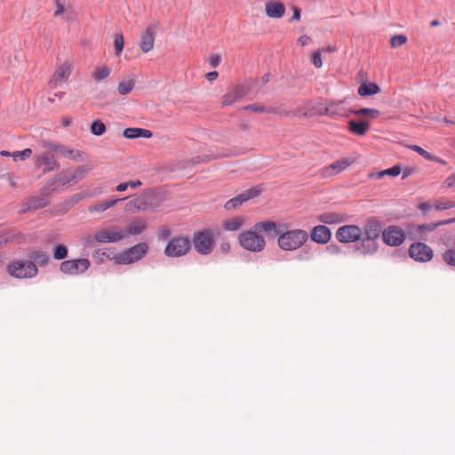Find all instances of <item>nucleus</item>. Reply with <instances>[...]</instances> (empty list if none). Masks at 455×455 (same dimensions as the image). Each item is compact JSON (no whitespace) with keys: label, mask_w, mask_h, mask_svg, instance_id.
Returning a JSON list of instances; mask_svg holds the SVG:
<instances>
[{"label":"nucleus","mask_w":455,"mask_h":455,"mask_svg":"<svg viewBox=\"0 0 455 455\" xmlns=\"http://www.w3.org/2000/svg\"><path fill=\"white\" fill-rule=\"evenodd\" d=\"M28 204L29 209L36 210L46 206L48 202L45 197H32L28 200Z\"/></svg>","instance_id":"37"},{"label":"nucleus","mask_w":455,"mask_h":455,"mask_svg":"<svg viewBox=\"0 0 455 455\" xmlns=\"http://www.w3.org/2000/svg\"><path fill=\"white\" fill-rule=\"evenodd\" d=\"M148 251L146 243H140L116 254V260L119 264H131L140 259Z\"/></svg>","instance_id":"6"},{"label":"nucleus","mask_w":455,"mask_h":455,"mask_svg":"<svg viewBox=\"0 0 455 455\" xmlns=\"http://www.w3.org/2000/svg\"><path fill=\"white\" fill-rule=\"evenodd\" d=\"M8 272L18 278L35 276L37 274V267L35 263L29 260H16L9 264Z\"/></svg>","instance_id":"7"},{"label":"nucleus","mask_w":455,"mask_h":455,"mask_svg":"<svg viewBox=\"0 0 455 455\" xmlns=\"http://www.w3.org/2000/svg\"><path fill=\"white\" fill-rule=\"evenodd\" d=\"M219 74L218 72L216 71H212V72H209L205 75V77L209 80V81H214L217 79Z\"/></svg>","instance_id":"57"},{"label":"nucleus","mask_w":455,"mask_h":455,"mask_svg":"<svg viewBox=\"0 0 455 455\" xmlns=\"http://www.w3.org/2000/svg\"><path fill=\"white\" fill-rule=\"evenodd\" d=\"M124 211L127 212H135L140 211L134 198L130 200L129 202H127V204H125V207H124Z\"/></svg>","instance_id":"49"},{"label":"nucleus","mask_w":455,"mask_h":455,"mask_svg":"<svg viewBox=\"0 0 455 455\" xmlns=\"http://www.w3.org/2000/svg\"><path fill=\"white\" fill-rule=\"evenodd\" d=\"M336 50L333 46H327L321 49H318V51H322V54L325 52H333Z\"/></svg>","instance_id":"60"},{"label":"nucleus","mask_w":455,"mask_h":455,"mask_svg":"<svg viewBox=\"0 0 455 455\" xmlns=\"http://www.w3.org/2000/svg\"><path fill=\"white\" fill-rule=\"evenodd\" d=\"M455 221V219H451V220H442V221H439L437 223H431V224H428V225H419L416 227V230L417 232L419 233H421L422 231H433L434 229H435L437 227L441 226V225H443V224H450V223H452Z\"/></svg>","instance_id":"35"},{"label":"nucleus","mask_w":455,"mask_h":455,"mask_svg":"<svg viewBox=\"0 0 455 455\" xmlns=\"http://www.w3.org/2000/svg\"><path fill=\"white\" fill-rule=\"evenodd\" d=\"M383 242L390 246L398 245V229L395 226L388 227L382 232Z\"/></svg>","instance_id":"23"},{"label":"nucleus","mask_w":455,"mask_h":455,"mask_svg":"<svg viewBox=\"0 0 455 455\" xmlns=\"http://www.w3.org/2000/svg\"><path fill=\"white\" fill-rule=\"evenodd\" d=\"M238 241L243 249L253 252H260L266 246L265 238L256 231L254 227L240 233Z\"/></svg>","instance_id":"2"},{"label":"nucleus","mask_w":455,"mask_h":455,"mask_svg":"<svg viewBox=\"0 0 455 455\" xmlns=\"http://www.w3.org/2000/svg\"><path fill=\"white\" fill-rule=\"evenodd\" d=\"M353 113H355L356 116H363L369 119H375L378 118L380 115L379 111L376 108H363L357 110H354Z\"/></svg>","instance_id":"34"},{"label":"nucleus","mask_w":455,"mask_h":455,"mask_svg":"<svg viewBox=\"0 0 455 455\" xmlns=\"http://www.w3.org/2000/svg\"><path fill=\"white\" fill-rule=\"evenodd\" d=\"M71 73V64L68 62H64L62 65L58 67L50 80V84L52 85H56L57 84L64 83L68 80L69 75Z\"/></svg>","instance_id":"18"},{"label":"nucleus","mask_w":455,"mask_h":455,"mask_svg":"<svg viewBox=\"0 0 455 455\" xmlns=\"http://www.w3.org/2000/svg\"><path fill=\"white\" fill-rule=\"evenodd\" d=\"M190 248L191 243L188 236L176 235L169 240L164 249V254L171 258L181 257L186 255Z\"/></svg>","instance_id":"5"},{"label":"nucleus","mask_w":455,"mask_h":455,"mask_svg":"<svg viewBox=\"0 0 455 455\" xmlns=\"http://www.w3.org/2000/svg\"><path fill=\"white\" fill-rule=\"evenodd\" d=\"M253 227L255 228L256 231H258L259 233H260V232H265V233L275 232V235H279V233L281 232V231L276 230L277 224L272 220L259 221V222H257Z\"/></svg>","instance_id":"29"},{"label":"nucleus","mask_w":455,"mask_h":455,"mask_svg":"<svg viewBox=\"0 0 455 455\" xmlns=\"http://www.w3.org/2000/svg\"><path fill=\"white\" fill-rule=\"evenodd\" d=\"M358 94L362 97L377 94L380 92V88L374 83H363L358 88Z\"/></svg>","instance_id":"28"},{"label":"nucleus","mask_w":455,"mask_h":455,"mask_svg":"<svg viewBox=\"0 0 455 455\" xmlns=\"http://www.w3.org/2000/svg\"><path fill=\"white\" fill-rule=\"evenodd\" d=\"M378 240L370 239L366 237H362L360 240V244L356 246V250L360 251V253L364 255H372L377 252Z\"/></svg>","instance_id":"22"},{"label":"nucleus","mask_w":455,"mask_h":455,"mask_svg":"<svg viewBox=\"0 0 455 455\" xmlns=\"http://www.w3.org/2000/svg\"><path fill=\"white\" fill-rule=\"evenodd\" d=\"M417 167H407L403 171L402 179H405L417 172Z\"/></svg>","instance_id":"53"},{"label":"nucleus","mask_w":455,"mask_h":455,"mask_svg":"<svg viewBox=\"0 0 455 455\" xmlns=\"http://www.w3.org/2000/svg\"><path fill=\"white\" fill-rule=\"evenodd\" d=\"M455 208V200H451L446 196H440L434 199V210L445 211Z\"/></svg>","instance_id":"27"},{"label":"nucleus","mask_w":455,"mask_h":455,"mask_svg":"<svg viewBox=\"0 0 455 455\" xmlns=\"http://www.w3.org/2000/svg\"><path fill=\"white\" fill-rule=\"evenodd\" d=\"M326 252L330 256H338V255H340L342 253V250H341V247L339 245L335 244V243H331L330 245H328L326 247Z\"/></svg>","instance_id":"45"},{"label":"nucleus","mask_w":455,"mask_h":455,"mask_svg":"<svg viewBox=\"0 0 455 455\" xmlns=\"http://www.w3.org/2000/svg\"><path fill=\"white\" fill-rule=\"evenodd\" d=\"M308 239L307 231L299 228L280 232L277 237L278 247L285 251L301 248Z\"/></svg>","instance_id":"1"},{"label":"nucleus","mask_w":455,"mask_h":455,"mask_svg":"<svg viewBox=\"0 0 455 455\" xmlns=\"http://www.w3.org/2000/svg\"><path fill=\"white\" fill-rule=\"evenodd\" d=\"M265 12L270 18H281L285 12L283 4L279 1H267L265 4Z\"/></svg>","instance_id":"20"},{"label":"nucleus","mask_w":455,"mask_h":455,"mask_svg":"<svg viewBox=\"0 0 455 455\" xmlns=\"http://www.w3.org/2000/svg\"><path fill=\"white\" fill-rule=\"evenodd\" d=\"M110 73H111V68L107 66H103V67L95 68V70H93L92 72V77L93 78L94 81L100 82L103 79L107 78Z\"/></svg>","instance_id":"33"},{"label":"nucleus","mask_w":455,"mask_h":455,"mask_svg":"<svg viewBox=\"0 0 455 455\" xmlns=\"http://www.w3.org/2000/svg\"><path fill=\"white\" fill-rule=\"evenodd\" d=\"M220 57L218 54H212L209 59V63L212 68H216L220 63Z\"/></svg>","instance_id":"52"},{"label":"nucleus","mask_w":455,"mask_h":455,"mask_svg":"<svg viewBox=\"0 0 455 455\" xmlns=\"http://www.w3.org/2000/svg\"><path fill=\"white\" fill-rule=\"evenodd\" d=\"M262 192V188L260 186H256L253 188H250L246 191L241 193L237 196L228 200L224 207L228 211L235 210L237 207L241 206L243 203L248 201L249 199H252L257 197Z\"/></svg>","instance_id":"11"},{"label":"nucleus","mask_w":455,"mask_h":455,"mask_svg":"<svg viewBox=\"0 0 455 455\" xmlns=\"http://www.w3.org/2000/svg\"><path fill=\"white\" fill-rule=\"evenodd\" d=\"M443 188H455V172L448 176L442 183Z\"/></svg>","instance_id":"47"},{"label":"nucleus","mask_w":455,"mask_h":455,"mask_svg":"<svg viewBox=\"0 0 455 455\" xmlns=\"http://www.w3.org/2000/svg\"><path fill=\"white\" fill-rule=\"evenodd\" d=\"M409 255L416 261L427 262L433 259V250L424 243H412L409 248Z\"/></svg>","instance_id":"12"},{"label":"nucleus","mask_w":455,"mask_h":455,"mask_svg":"<svg viewBox=\"0 0 455 455\" xmlns=\"http://www.w3.org/2000/svg\"><path fill=\"white\" fill-rule=\"evenodd\" d=\"M356 159L357 157L354 156L341 157L332 164L321 169V176L323 178H330L339 174L340 172L347 170L349 166H351L354 163H355Z\"/></svg>","instance_id":"8"},{"label":"nucleus","mask_w":455,"mask_h":455,"mask_svg":"<svg viewBox=\"0 0 455 455\" xmlns=\"http://www.w3.org/2000/svg\"><path fill=\"white\" fill-rule=\"evenodd\" d=\"M220 249L223 252H228L229 249H230V245L229 243H222L220 245Z\"/></svg>","instance_id":"61"},{"label":"nucleus","mask_w":455,"mask_h":455,"mask_svg":"<svg viewBox=\"0 0 455 455\" xmlns=\"http://www.w3.org/2000/svg\"><path fill=\"white\" fill-rule=\"evenodd\" d=\"M148 227L146 220L141 218L132 219L124 228H123L124 238L130 235H138L143 233Z\"/></svg>","instance_id":"13"},{"label":"nucleus","mask_w":455,"mask_h":455,"mask_svg":"<svg viewBox=\"0 0 455 455\" xmlns=\"http://www.w3.org/2000/svg\"><path fill=\"white\" fill-rule=\"evenodd\" d=\"M90 261L87 259H69L61 262L60 271L65 275H76L84 273L90 267Z\"/></svg>","instance_id":"10"},{"label":"nucleus","mask_w":455,"mask_h":455,"mask_svg":"<svg viewBox=\"0 0 455 455\" xmlns=\"http://www.w3.org/2000/svg\"><path fill=\"white\" fill-rule=\"evenodd\" d=\"M85 172L86 170L84 167H80L76 171V176H82Z\"/></svg>","instance_id":"64"},{"label":"nucleus","mask_w":455,"mask_h":455,"mask_svg":"<svg viewBox=\"0 0 455 455\" xmlns=\"http://www.w3.org/2000/svg\"><path fill=\"white\" fill-rule=\"evenodd\" d=\"M245 223V219L242 216H235L222 222V227L227 231H237Z\"/></svg>","instance_id":"24"},{"label":"nucleus","mask_w":455,"mask_h":455,"mask_svg":"<svg viewBox=\"0 0 455 455\" xmlns=\"http://www.w3.org/2000/svg\"><path fill=\"white\" fill-rule=\"evenodd\" d=\"M192 242L195 250L202 255L211 254L215 247L214 234L209 228L194 233Z\"/></svg>","instance_id":"3"},{"label":"nucleus","mask_w":455,"mask_h":455,"mask_svg":"<svg viewBox=\"0 0 455 455\" xmlns=\"http://www.w3.org/2000/svg\"><path fill=\"white\" fill-rule=\"evenodd\" d=\"M123 228L117 226H108L97 230L88 243L92 244L93 242L100 243H118L124 240Z\"/></svg>","instance_id":"4"},{"label":"nucleus","mask_w":455,"mask_h":455,"mask_svg":"<svg viewBox=\"0 0 455 455\" xmlns=\"http://www.w3.org/2000/svg\"><path fill=\"white\" fill-rule=\"evenodd\" d=\"M349 131L355 135L363 136L370 128V124L368 121H355L351 120L348 123Z\"/></svg>","instance_id":"25"},{"label":"nucleus","mask_w":455,"mask_h":455,"mask_svg":"<svg viewBox=\"0 0 455 455\" xmlns=\"http://www.w3.org/2000/svg\"><path fill=\"white\" fill-rule=\"evenodd\" d=\"M91 132L96 136H100L106 132V126L100 120H95L91 124Z\"/></svg>","instance_id":"39"},{"label":"nucleus","mask_w":455,"mask_h":455,"mask_svg":"<svg viewBox=\"0 0 455 455\" xmlns=\"http://www.w3.org/2000/svg\"><path fill=\"white\" fill-rule=\"evenodd\" d=\"M443 259L447 265L455 267V248L445 251L443 254Z\"/></svg>","instance_id":"40"},{"label":"nucleus","mask_w":455,"mask_h":455,"mask_svg":"<svg viewBox=\"0 0 455 455\" xmlns=\"http://www.w3.org/2000/svg\"><path fill=\"white\" fill-rule=\"evenodd\" d=\"M382 227L380 222L371 218L368 220L364 226V237L378 240L380 234L382 235Z\"/></svg>","instance_id":"17"},{"label":"nucleus","mask_w":455,"mask_h":455,"mask_svg":"<svg viewBox=\"0 0 455 455\" xmlns=\"http://www.w3.org/2000/svg\"><path fill=\"white\" fill-rule=\"evenodd\" d=\"M243 96L240 87H235L232 91L228 92L222 98V104L228 106L235 102Z\"/></svg>","instance_id":"30"},{"label":"nucleus","mask_w":455,"mask_h":455,"mask_svg":"<svg viewBox=\"0 0 455 455\" xmlns=\"http://www.w3.org/2000/svg\"><path fill=\"white\" fill-rule=\"evenodd\" d=\"M123 198L122 200H124ZM121 199L118 198H108L107 200L99 201L93 204L88 206V212L90 213H101L109 208L115 206Z\"/></svg>","instance_id":"21"},{"label":"nucleus","mask_w":455,"mask_h":455,"mask_svg":"<svg viewBox=\"0 0 455 455\" xmlns=\"http://www.w3.org/2000/svg\"><path fill=\"white\" fill-rule=\"evenodd\" d=\"M310 237L317 243L325 244L331 240V232L326 226L318 225L311 230Z\"/></svg>","instance_id":"16"},{"label":"nucleus","mask_w":455,"mask_h":455,"mask_svg":"<svg viewBox=\"0 0 455 455\" xmlns=\"http://www.w3.org/2000/svg\"><path fill=\"white\" fill-rule=\"evenodd\" d=\"M33 160L36 167L44 166V172L54 171L59 168V164L48 154L36 155L34 156Z\"/></svg>","instance_id":"15"},{"label":"nucleus","mask_w":455,"mask_h":455,"mask_svg":"<svg viewBox=\"0 0 455 455\" xmlns=\"http://www.w3.org/2000/svg\"><path fill=\"white\" fill-rule=\"evenodd\" d=\"M411 149L416 151L417 153H419L420 156H422L427 160L436 161L438 163L444 164V161H443V160L437 158L436 156L431 155L430 153H428L427 151H426L425 149H423L419 146H416V145L412 146Z\"/></svg>","instance_id":"38"},{"label":"nucleus","mask_w":455,"mask_h":455,"mask_svg":"<svg viewBox=\"0 0 455 455\" xmlns=\"http://www.w3.org/2000/svg\"><path fill=\"white\" fill-rule=\"evenodd\" d=\"M135 81L133 79H123L118 84V92L121 95H126L130 93L134 88Z\"/></svg>","instance_id":"32"},{"label":"nucleus","mask_w":455,"mask_h":455,"mask_svg":"<svg viewBox=\"0 0 455 455\" xmlns=\"http://www.w3.org/2000/svg\"><path fill=\"white\" fill-rule=\"evenodd\" d=\"M155 35V28L152 26H148L141 32L140 36V48L142 52L147 53L154 48Z\"/></svg>","instance_id":"14"},{"label":"nucleus","mask_w":455,"mask_h":455,"mask_svg":"<svg viewBox=\"0 0 455 455\" xmlns=\"http://www.w3.org/2000/svg\"><path fill=\"white\" fill-rule=\"evenodd\" d=\"M386 175L396 177L398 176V164H395L393 167L379 171V172H371L368 174V177L371 179H378L380 180Z\"/></svg>","instance_id":"31"},{"label":"nucleus","mask_w":455,"mask_h":455,"mask_svg":"<svg viewBox=\"0 0 455 455\" xmlns=\"http://www.w3.org/2000/svg\"><path fill=\"white\" fill-rule=\"evenodd\" d=\"M31 258L38 263L46 264L48 262V257L41 251H35Z\"/></svg>","instance_id":"46"},{"label":"nucleus","mask_w":455,"mask_h":455,"mask_svg":"<svg viewBox=\"0 0 455 455\" xmlns=\"http://www.w3.org/2000/svg\"><path fill=\"white\" fill-rule=\"evenodd\" d=\"M292 11H293V15H292V20H299L300 19V10L296 7V6H293L292 7Z\"/></svg>","instance_id":"56"},{"label":"nucleus","mask_w":455,"mask_h":455,"mask_svg":"<svg viewBox=\"0 0 455 455\" xmlns=\"http://www.w3.org/2000/svg\"><path fill=\"white\" fill-rule=\"evenodd\" d=\"M310 42H311V38L306 35L299 36L298 39V43L301 46H305V45L308 44Z\"/></svg>","instance_id":"54"},{"label":"nucleus","mask_w":455,"mask_h":455,"mask_svg":"<svg viewBox=\"0 0 455 455\" xmlns=\"http://www.w3.org/2000/svg\"><path fill=\"white\" fill-rule=\"evenodd\" d=\"M311 60L314 66L317 68H322L323 60H322V51H315L312 53Z\"/></svg>","instance_id":"44"},{"label":"nucleus","mask_w":455,"mask_h":455,"mask_svg":"<svg viewBox=\"0 0 455 455\" xmlns=\"http://www.w3.org/2000/svg\"><path fill=\"white\" fill-rule=\"evenodd\" d=\"M244 109L254 111V112H259V113H262V112L266 111V109L263 106L258 105V104L248 105L244 108Z\"/></svg>","instance_id":"51"},{"label":"nucleus","mask_w":455,"mask_h":455,"mask_svg":"<svg viewBox=\"0 0 455 455\" xmlns=\"http://www.w3.org/2000/svg\"><path fill=\"white\" fill-rule=\"evenodd\" d=\"M127 184H128V187L136 188L141 186L142 183L140 180H130L127 182Z\"/></svg>","instance_id":"58"},{"label":"nucleus","mask_w":455,"mask_h":455,"mask_svg":"<svg viewBox=\"0 0 455 455\" xmlns=\"http://www.w3.org/2000/svg\"><path fill=\"white\" fill-rule=\"evenodd\" d=\"M129 187H128L127 182H124V183H120L119 185H117L116 187V190L118 192H123V191H125Z\"/></svg>","instance_id":"59"},{"label":"nucleus","mask_w":455,"mask_h":455,"mask_svg":"<svg viewBox=\"0 0 455 455\" xmlns=\"http://www.w3.org/2000/svg\"><path fill=\"white\" fill-rule=\"evenodd\" d=\"M334 106H335V104H334V103H330V104H328V105L326 106V108H325V113H326V114L332 113V112H333V111H332V108H333V107H334Z\"/></svg>","instance_id":"62"},{"label":"nucleus","mask_w":455,"mask_h":455,"mask_svg":"<svg viewBox=\"0 0 455 455\" xmlns=\"http://www.w3.org/2000/svg\"><path fill=\"white\" fill-rule=\"evenodd\" d=\"M124 136L127 139H136V138H151L152 132L143 128H126L124 131Z\"/></svg>","instance_id":"26"},{"label":"nucleus","mask_w":455,"mask_h":455,"mask_svg":"<svg viewBox=\"0 0 455 455\" xmlns=\"http://www.w3.org/2000/svg\"><path fill=\"white\" fill-rule=\"evenodd\" d=\"M56 7H57V9L54 12V16L58 17L65 12V8H64V5L60 2L56 3Z\"/></svg>","instance_id":"55"},{"label":"nucleus","mask_w":455,"mask_h":455,"mask_svg":"<svg viewBox=\"0 0 455 455\" xmlns=\"http://www.w3.org/2000/svg\"><path fill=\"white\" fill-rule=\"evenodd\" d=\"M137 206L140 211H146L148 209V196L146 195H140L134 197Z\"/></svg>","instance_id":"43"},{"label":"nucleus","mask_w":455,"mask_h":455,"mask_svg":"<svg viewBox=\"0 0 455 455\" xmlns=\"http://www.w3.org/2000/svg\"><path fill=\"white\" fill-rule=\"evenodd\" d=\"M68 253V247L65 244L59 243L56 244L53 248V258L55 259H64L67 258Z\"/></svg>","instance_id":"36"},{"label":"nucleus","mask_w":455,"mask_h":455,"mask_svg":"<svg viewBox=\"0 0 455 455\" xmlns=\"http://www.w3.org/2000/svg\"><path fill=\"white\" fill-rule=\"evenodd\" d=\"M171 236V230L168 227L164 226L158 232V238L161 240H166Z\"/></svg>","instance_id":"50"},{"label":"nucleus","mask_w":455,"mask_h":455,"mask_svg":"<svg viewBox=\"0 0 455 455\" xmlns=\"http://www.w3.org/2000/svg\"><path fill=\"white\" fill-rule=\"evenodd\" d=\"M32 155V149L30 148H25L22 151H14L12 153V157L14 161L18 160H25L28 157H30Z\"/></svg>","instance_id":"41"},{"label":"nucleus","mask_w":455,"mask_h":455,"mask_svg":"<svg viewBox=\"0 0 455 455\" xmlns=\"http://www.w3.org/2000/svg\"><path fill=\"white\" fill-rule=\"evenodd\" d=\"M348 217L345 213L323 212L318 216V220L324 224L337 225L347 221Z\"/></svg>","instance_id":"19"},{"label":"nucleus","mask_w":455,"mask_h":455,"mask_svg":"<svg viewBox=\"0 0 455 455\" xmlns=\"http://www.w3.org/2000/svg\"><path fill=\"white\" fill-rule=\"evenodd\" d=\"M363 229L357 225H344L336 231V238L343 243L358 242L363 236Z\"/></svg>","instance_id":"9"},{"label":"nucleus","mask_w":455,"mask_h":455,"mask_svg":"<svg viewBox=\"0 0 455 455\" xmlns=\"http://www.w3.org/2000/svg\"><path fill=\"white\" fill-rule=\"evenodd\" d=\"M418 208L424 213L434 209V199L428 202H423L419 204Z\"/></svg>","instance_id":"48"},{"label":"nucleus","mask_w":455,"mask_h":455,"mask_svg":"<svg viewBox=\"0 0 455 455\" xmlns=\"http://www.w3.org/2000/svg\"><path fill=\"white\" fill-rule=\"evenodd\" d=\"M124 36L122 34H116L115 35V40H114V46H115V52L116 55L119 56L124 49Z\"/></svg>","instance_id":"42"},{"label":"nucleus","mask_w":455,"mask_h":455,"mask_svg":"<svg viewBox=\"0 0 455 455\" xmlns=\"http://www.w3.org/2000/svg\"><path fill=\"white\" fill-rule=\"evenodd\" d=\"M397 42H398V35L392 36V38L390 40V44H391L392 47H395Z\"/></svg>","instance_id":"63"}]
</instances>
